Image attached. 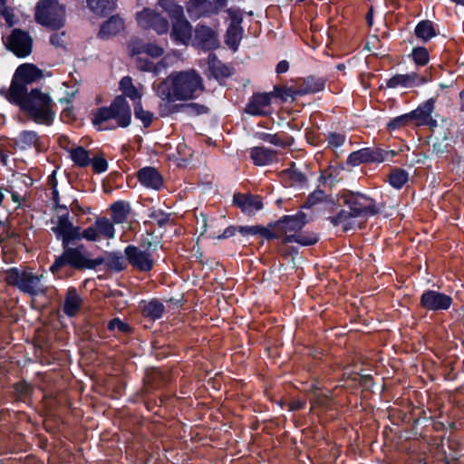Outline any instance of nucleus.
Instances as JSON below:
<instances>
[{"instance_id":"obj_31","label":"nucleus","mask_w":464,"mask_h":464,"mask_svg":"<svg viewBox=\"0 0 464 464\" xmlns=\"http://www.w3.org/2000/svg\"><path fill=\"white\" fill-rule=\"evenodd\" d=\"M123 29V21L118 16H111L105 22L99 32L101 38H109L116 35Z\"/></svg>"},{"instance_id":"obj_29","label":"nucleus","mask_w":464,"mask_h":464,"mask_svg":"<svg viewBox=\"0 0 464 464\" xmlns=\"http://www.w3.org/2000/svg\"><path fill=\"white\" fill-rule=\"evenodd\" d=\"M82 305V299L74 288H70L65 295L63 312L68 316L76 315Z\"/></svg>"},{"instance_id":"obj_13","label":"nucleus","mask_w":464,"mask_h":464,"mask_svg":"<svg viewBox=\"0 0 464 464\" xmlns=\"http://www.w3.org/2000/svg\"><path fill=\"white\" fill-rule=\"evenodd\" d=\"M346 203L350 207V211L355 216H372L377 214L381 210L374 200L362 194L351 195Z\"/></svg>"},{"instance_id":"obj_33","label":"nucleus","mask_w":464,"mask_h":464,"mask_svg":"<svg viewBox=\"0 0 464 464\" xmlns=\"http://www.w3.org/2000/svg\"><path fill=\"white\" fill-rule=\"evenodd\" d=\"M87 5L94 13L105 14L116 7V0H87Z\"/></svg>"},{"instance_id":"obj_60","label":"nucleus","mask_w":464,"mask_h":464,"mask_svg":"<svg viewBox=\"0 0 464 464\" xmlns=\"http://www.w3.org/2000/svg\"><path fill=\"white\" fill-rule=\"evenodd\" d=\"M212 3L214 5L215 11L218 12L226 6L227 0H212Z\"/></svg>"},{"instance_id":"obj_37","label":"nucleus","mask_w":464,"mask_h":464,"mask_svg":"<svg viewBox=\"0 0 464 464\" xmlns=\"http://www.w3.org/2000/svg\"><path fill=\"white\" fill-rule=\"evenodd\" d=\"M70 157L77 166L82 168L91 163L89 152L80 146L70 150Z\"/></svg>"},{"instance_id":"obj_19","label":"nucleus","mask_w":464,"mask_h":464,"mask_svg":"<svg viewBox=\"0 0 464 464\" xmlns=\"http://www.w3.org/2000/svg\"><path fill=\"white\" fill-rule=\"evenodd\" d=\"M129 262L140 271H150L152 268L153 261L150 255L136 246H129L125 249Z\"/></svg>"},{"instance_id":"obj_50","label":"nucleus","mask_w":464,"mask_h":464,"mask_svg":"<svg viewBox=\"0 0 464 464\" xmlns=\"http://www.w3.org/2000/svg\"><path fill=\"white\" fill-rule=\"evenodd\" d=\"M50 43L54 47H63L65 44V33H54L50 36Z\"/></svg>"},{"instance_id":"obj_46","label":"nucleus","mask_w":464,"mask_h":464,"mask_svg":"<svg viewBox=\"0 0 464 464\" xmlns=\"http://www.w3.org/2000/svg\"><path fill=\"white\" fill-rule=\"evenodd\" d=\"M150 217L160 227H163V226L167 225L170 220L169 215L163 212L160 209L153 210Z\"/></svg>"},{"instance_id":"obj_57","label":"nucleus","mask_w":464,"mask_h":464,"mask_svg":"<svg viewBox=\"0 0 464 464\" xmlns=\"http://www.w3.org/2000/svg\"><path fill=\"white\" fill-rule=\"evenodd\" d=\"M263 140L275 145H281L280 139L277 135L264 134Z\"/></svg>"},{"instance_id":"obj_64","label":"nucleus","mask_w":464,"mask_h":464,"mask_svg":"<svg viewBox=\"0 0 464 464\" xmlns=\"http://www.w3.org/2000/svg\"><path fill=\"white\" fill-rule=\"evenodd\" d=\"M461 108L464 110V91L460 92Z\"/></svg>"},{"instance_id":"obj_21","label":"nucleus","mask_w":464,"mask_h":464,"mask_svg":"<svg viewBox=\"0 0 464 464\" xmlns=\"http://www.w3.org/2000/svg\"><path fill=\"white\" fill-rule=\"evenodd\" d=\"M427 82V79L416 72H410L405 74H396L390 78L386 86L388 88H413Z\"/></svg>"},{"instance_id":"obj_52","label":"nucleus","mask_w":464,"mask_h":464,"mask_svg":"<svg viewBox=\"0 0 464 464\" xmlns=\"http://www.w3.org/2000/svg\"><path fill=\"white\" fill-rule=\"evenodd\" d=\"M258 234L267 239L281 237L279 232L277 234H276L273 231H271L269 228L261 227V226H258Z\"/></svg>"},{"instance_id":"obj_47","label":"nucleus","mask_w":464,"mask_h":464,"mask_svg":"<svg viewBox=\"0 0 464 464\" xmlns=\"http://www.w3.org/2000/svg\"><path fill=\"white\" fill-rule=\"evenodd\" d=\"M90 164H92L93 170L97 173L104 172L108 168L106 160L102 156L91 159Z\"/></svg>"},{"instance_id":"obj_59","label":"nucleus","mask_w":464,"mask_h":464,"mask_svg":"<svg viewBox=\"0 0 464 464\" xmlns=\"http://www.w3.org/2000/svg\"><path fill=\"white\" fill-rule=\"evenodd\" d=\"M289 63L286 61H281L276 66V72L283 73L288 71Z\"/></svg>"},{"instance_id":"obj_44","label":"nucleus","mask_w":464,"mask_h":464,"mask_svg":"<svg viewBox=\"0 0 464 464\" xmlns=\"http://www.w3.org/2000/svg\"><path fill=\"white\" fill-rule=\"evenodd\" d=\"M410 122H412L411 113H407L394 118L389 122L388 127L392 130H395L406 126Z\"/></svg>"},{"instance_id":"obj_4","label":"nucleus","mask_w":464,"mask_h":464,"mask_svg":"<svg viewBox=\"0 0 464 464\" xmlns=\"http://www.w3.org/2000/svg\"><path fill=\"white\" fill-rule=\"evenodd\" d=\"M161 7L172 20L171 38L178 43L188 44L192 37V29L184 17L183 8L173 0H158Z\"/></svg>"},{"instance_id":"obj_58","label":"nucleus","mask_w":464,"mask_h":464,"mask_svg":"<svg viewBox=\"0 0 464 464\" xmlns=\"http://www.w3.org/2000/svg\"><path fill=\"white\" fill-rule=\"evenodd\" d=\"M237 230L235 227H227L222 235L218 236V238H227L235 235L236 231Z\"/></svg>"},{"instance_id":"obj_63","label":"nucleus","mask_w":464,"mask_h":464,"mask_svg":"<svg viewBox=\"0 0 464 464\" xmlns=\"http://www.w3.org/2000/svg\"><path fill=\"white\" fill-rule=\"evenodd\" d=\"M433 149L436 150L437 151H441L440 144L437 142L433 143Z\"/></svg>"},{"instance_id":"obj_15","label":"nucleus","mask_w":464,"mask_h":464,"mask_svg":"<svg viewBox=\"0 0 464 464\" xmlns=\"http://www.w3.org/2000/svg\"><path fill=\"white\" fill-rule=\"evenodd\" d=\"M274 92H264L254 94L247 103L245 111L254 116H265L271 113V100Z\"/></svg>"},{"instance_id":"obj_30","label":"nucleus","mask_w":464,"mask_h":464,"mask_svg":"<svg viewBox=\"0 0 464 464\" xmlns=\"http://www.w3.org/2000/svg\"><path fill=\"white\" fill-rule=\"evenodd\" d=\"M355 217L351 211L342 210L336 217H332L329 219L334 227H338L342 231L347 232L354 229L357 226Z\"/></svg>"},{"instance_id":"obj_36","label":"nucleus","mask_w":464,"mask_h":464,"mask_svg":"<svg viewBox=\"0 0 464 464\" xmlns=\"http://www.w3.org/2000/svg\"><path fill=\"white\" fill-rule=\"evenodd\" d=\"M409 174L401 169H393L388 176V181L395 188H401L408 181Z\"/></svg>"},{"instance_id":"obj_62","label":"nucleus","mask_w":464,"mask_h":464,"mask_svg":"<svg viewBox=\"0 0 464 464\" xmlns=\"http://www.w3.org/2000/svg\"><path fill=\"white\" fill-rule=\"evenodd\" d=\"M303 406H304V402H302L300 401H293L290 404V410L291 411H296V410L302 409Z\"/></svg>"},{"instance_id":"obj_35","label":"nucleus","mask_w":464,"mask_h":464,"mask_svg":"<svg viewBox=\"0 0 464 464\" xmlns=\"http://www.w3.org/2000/svg\"><path fill=\"white\" fill-rule=\"evenodd\" d=\"M318 240L314 234H304L299 231L296 234H290L287 237H283L284 243L296 242L302 246H310L316 243Z\"/></svg>"},{"instance_id":"obj_12","label":"nucleus","mask_w":464,"mask_h":464,"mask_svg":"<svg viewBox=\"0 0 464 464\" xmlns=\"http://www.w3.org/2000/svg\"><path fill=\"white\" fill-rule=\"evenodd\" d=\"M136 21L140 27L152 29L159 34H167L169 28L168 21L160 14L148 7L136 14Z\"/></svg>"},{"instance_id":"obj_23","label":"nucleus","mask_w":464,"mask_h":464,"mask_svg":"<svg viewBox=\"0 0 464 464\" xmlns=\"http://www.w3.org/2000/svg\"><path fill=\"white\" fill-rule=\"evenodd\" d=\"M234 203L247 215H253L263 208L260 197L247 194L235 195Z\"/></svg>"},{"instance_id":"obj_26","label":"nucleus","mask_w":464,"mask_h":464,"mask_svg":"<svg viewBox=\"0 0 464 464\" xmlns=\"http://www.w3.org/2000/svg\"><path fill=\"white\" fill-rule=\"evenodd\" d=\"M119 89L122 92V96L130 98L134 104L141 101L143 88L141 85L135 86L130 76H125L120 81Z\"/></svg>"},{"instance_id":"obj_27","label":"nucleus","mask_w":464,"mask_h":464,"mask_svg":"<svg viewBox=\"0 0 464 464\" xmlns=\"http://www.w3.org/2000/svg\"><path fill=\"white\" fill-rule=\"evenodd\" d=\"M249 154L254 164L257 166L268 165L277 160L276 152L265 147H254Z\"/></svg>"},{"instance_id":"obj_9","label":"nucleus","mask_w":464,"mask_h":464,"mask_svg":"<svg viewBox=\"0 0 464 464\" xmlns=\"http://www.w3.org/2000/svg\"><path fill=\"white\" fill-rule=\"evenodd\" d=\"M57 215L52 218V230L58 238H62L65 247L69 243L80 240V227H74L68 218V210L65 207L57 208Z\"/></svg>"},{"instance_id":"obj_6","label":"nucleus","mask_w":464,"mask_h":464,"mask_svg":"<svg viewBox=\"0 0 464 464\" xmlns=\"http://www.w3.org/2000/svg\"><path fill=\"white\" fill-rule=\"evenodd\" d=\"M102 263V258H88L83 245H80L77 247H68L66 246L63 255L55 259L50 269L53 273H56L66 265L75 269H92Z\"/></svg>"},{"instance_id":"obj_56","label":"nucleus","mask_w":464,"mask_h":464,"mask_svg":"<svg viewBox=\"0 0 464 464\" xmlns=\"http://www.w3.org/2000/svg\"><path fill=\"white\" fill-rule=\"evenodd\" d=\"M214 72L217 73V75L221 76H228L230 74L229 69L225 65H218L217 67H213Z\"/></svg>"},{"instance_id":"obj_1","label":"nucleus","mask_w":464,"mask_h":464,"mask_svg":"<svg viewBox=\"0 0 464 464\" xmlns=\"http://www.w3.org/2000/svg\"><path fill=\"white\" fill-rule=\"evenodd\" d=\"M157 95L168 102L197 98L204 90L203 79L194 69L171 72L154 85Z\"/></svg>"},{"instance_id":"obj_43","label":"nucleus","mask_w":464,"mask_h":464,"mask_svg":"<svg viewBox=\"0 0 464 464\" xmlns=\"http://www.w3.org/2000/svg\"><path fill=\"white\" fill-rule=\"evenodd\" d=\"M411 56L418 65H425L429 62V53L424 47L414 48Z\"/></svg>"},{"instance_id":"obj_34","label":"nucleus","mask_w":464,"mask_h":464,"mask_svg":"<svg viewBox=\"0 0 464 464\" xmlns=\"http://www.w3.org/2000/svg\"><path fill=\"white\" fill-rule=\"evenodd\" d=\"M415 34L423 42L430 40L436 35L432 22L429 20H423L420 22L415 28Z\"/></svg>"},{"instance_id":"obj_10","label":"nucleus","mask_w":464,"mask_h":464,"mask_svg":"<svg viewBox=\"0 0 464 464\" xmlns=\"http://www.w3.org/2000/svg\"><path fill=\"white\" fill-rule=\"evenodd\" d=\"M435 109V99L430 98L421 103L416 110L411 113V121L416 126L428 125L431 130V137L439 140L441 136V129L438 128L437 121L431 116Z\"/></svg>"},{"instance_id":"obj_61","label":"nucleus","mask_w":464,"mask_h":464,"mask_svg":"<svg viewBox=\"0 0 464 464\" xmlns=\"http://www.w3.org/2000/svg\"><path fill=\"white\" fill-rule=\"evenodd\" d=\"M178 150L181 153H183L184 157H186L187 155L188 156H191V153H190V150L187 148V146L185 144H179L178 146Z\"/></svg>"},{"instance_id":"obj_53","label":"nucleus","mask_w":464,"mask_h":464,"mask_svg":"<svg viewBox=\"0 0 464 464\" xmlns=\"http://www.w3.org/2000/svg\"><path fill=\"white\" fill-rule=\"evenodd\" d=\"M237 231L242 235H257L258 234V226L252 227H238Z\"/></svg>"},{"instance_id":"obj_45","label":"nucleus","mask_w":464,"mask_h":464,"mask_svg":"<svg viewBox=\"0 0 464 464\" xmlns=\"http://www.w3.org/2000/svg\"><path fill=\"white\" fill-rule=\"evenodd\" d=\"M108 266L116 271H121L125 267V261L122 256L111 254L108 258Z\"/></svg>"},{"instance_id":"obj_51","label":"nucleus","mask_w":464,"mask_h":464,"mask_svg":"<svg viewBox=\"0 0 464 464\" xmlns=\"http://www.w3.org/2000/svg\"><path fill=\"white\" fill-rule=\"evenodd\" d=\"M23 141L28 145H36L38 137L34 131H24L22 135Z\"/></svg>"},{"instance_id":"obj_14","label":"nucleus","mask_w":464,"mask_h":464,"mask_svg":"<svg viewBox=\"0 0 464 464\" xmlns=\"http://www.w3.org/2000/svg\"><path fill=\"white\" fill-rule=\"evenodd\" d=\"M7 46L17 56L24 57L31 53L32 39L27 33L14 29L8 38Z\"/></svg>"},{"instance_id":"obj_5","label":"nucleus","mask_w":464,"mask_h":464,"mask_svg":"<svg viewBox=\"0 0 464 464\" xmlns=\"http://www.w3.org/2000/svg\"><path fill=\"white\" fill-rule=\"evenodd\" d=\"M65 5L59 0H39L35 6V21L52 30H58L65 23Z\"/></svg>"},{"instance_id":"obj_2","label":"nucleus","mask_w":464,"mask_h":464,"mask_svg":"<svg viewBox=\"0 0 464 464\" xmlns=\"http://www.w3.org/2000/svg\"><path fill=\"white\" fill-rule=\"evenodd\" d=\"M28 114L36 123L51 125L54 119L53 100L47 93L37 89L20 96L18 100H10Z\"/></svg>"},{"instance_id":"obj_11","label":"nucleus","mask_w":464,"mask_h":464,"mask_svg":"<svg viewBox=\"0 0 464 464\" xmlns=\"http://www.w3.org/2000/svg\"><path fill=\"white\" fill-rule=\"evenodd\" d=\"M115 236V229L111 220L106 218H97L90 227L80 230V240L94 242L102 239H111Z\"/></svg>"},{"instance_id":"obj_24","label":"nucleus","mask_w":464,"mask_h":464,"mask_svg":"<svg viewBox=\"0 0 464 464\" xmlns=\"http://www.w3.org/2000/svg\"><path fill=\"white\" fill-rule=\"evenodd\" d=\"M298 91V96L314 93L324 89L325 81L323 78H314L309 76L304 79H300L296 82Z\"/></svg>"},{"instance_id":"obj_25","label":"nucleus","mask_w":464,"mask_h":464,"mask_svg":"<svg viewBox=\"0 0 464 464\" xmlns=\"http://www.w3.org/2000/svg\"><path fill=\"white\" fill-rule=\"evenodd\" d=\"M195 39L198 42V44L204 49H214L218 46V39L215 32L206 25H199L197 27Z\"/></svg>"},{"instance_id":"obj_8","label":"nucleus","mask_w":464,"mask_h":464,"mask_svg":"<svg viewBox=\"0 0 464 464\" xmlns=\"http://www.w3.org/2000/svg\"><path fill=\"white\" fill-rule=\"evenodd\" d=\"M42 71L32 63H24L20 65L12 80L8 100H18L27 92V84H30L42 77Z\"/></svg>"},{"instance_id":"obj_32","label":"nucleus","mask_w":464,"mask_h":464,"mask_svg":"<svg viewBox=\"0 0 464 464\" xmlns=\"http://www.w3.org/2000/svg\"><path fill=\"white\" fill-rule=\"evenodd\" d=\"M114 223L121 224L127 220L130 212V206L128 202L118 201L111 207Z\"/></svg>"},{"instance_id":"obj_22","label":"nucleus","mask_w":464,"mask_h":464,"mask_svg":"<svg viewBox=\"0 0 464 464\" xmlns=\"http://www.w3.org/2000/svg\"><path fill=\"white\" fill-rule=\"evenodd\" d=\"M384 158L382 151L366 148L351 153L347 159V163L352 166H357L362 163L382 162Z\"/></svg>"},{"instance_id":"obj_18","label":"nucleus","mask_w":464,"mask_h":464,"mask_svg":"<svg viewBox=\"0 0 464 464\" xmlns=\"http://www.w3.org/2000/svg\"><path fill=\"white\" fill-rule=\"evenodd\" d=\"M420 303L424 308L429 310H444L450 306L452 299L437 291H427L422 294Z\"/></svg>"},{"instance_id":"obj_40","label":"nucleus","mask_w":464,"mask_h":464,"mask_svg":"<svg viewBox=\"0 0 464 464\" xmlns=\"http://www.w3.org/2000/svg\"><path fill=\"white\" fill-rule=\"evenodd\" d=\"M136 56H137L136 65H137L138 69H140V71H144V72L153 71V72H155V73L159 72L160 66L163 65V63H165V60H166V58H165L161 62H160L158 64L155 65L152 62L142 59L140 57V55H136Z\"/></svg>"},{"instance_id":"obj_42","label":"nucleus","mask_w":464,"mask_h":464,"mask_svg":"<svg viewBox=\"0 0 464 464\" xmlns=\"http://www.w3.org/2000/svg\"><path fill=\"white\" fill-rule=\"evenodd\" d=\"M326 199V196L323 190H315L309 195L303 208H310L319 203L324 202Z\"/></svg>"},{"instance_id":"obj_28","label":"nucleus","mask_w":464,"mask_h":464,"mask_svg":"<svg viewBox=\"0 0 464 464\" xmlns=\"http://www.w3.org/2000/svg\"><path fill=\"white\" fill-rule=\"evenodd\" d=\"M140 182L147 188L159 189L162 186V178L153 168H144L138 173Z\"/></svg>"},{"instance_id":"obj_41","label":"nucleus","mask_w":464,"mask_h":464,"mask_svg":"<svg viewBox=\"0 0 464 464\" xmlns=\"http://www.w3.org/2000/svg\"><path fill=\"white\" fill-rule=\"evenodd\" d=\"M297 85L290 86V87H284V88H278L276 87L274 90V96H277L281 98L284 101H287L289 98L295 99V96H298L297 94Z\"/></svg>"},{"instance_id":"obj_16","label":"nucleus","mask_w":464,"mask_h":464,"mask_svg":"<svg viewBox=\"0 0 464 464\" xmlns=\"http://www.w3.org/2000/svg\"><path fill=\"white\" fill-rule=\"evenodd\" d=\"M231 24L227 31L226 43L234 51L237 50L242 39L243 29L240 26L242 16L237 10L228 9Z\"/></svg>"},{"instance_id":"obj_7","label":"nucleus","mask_w":464,"mask_h":464,"mask_svg":"<svg viewBox=\"0 0 464 464\" xmlns=\"http://www.w3.org/2000/svg\"><path fill=\"white\" fill-rule=\"evenodd\" d=\"M110 120H114L117 125L121 128L130 124L131 111L124 96L118 95L110 106L100 108L94 113L92 122L94 124H101Z\"/></svg>"},{"instance_id":"obj_38","label":"nucleus","mask_w":464,"mask_h":464,"mask_svg":"<svg viewBox=\"0 0 464 464\" xmlns=\"http://www.w3.org/2000/svg\"><path fill=\"white\" fill-rule=\"evenodd\" d=\"M164 311L163 304L156 300H152L143 307V314L149 317H151L152 319H158L161 317Z\"/></svg>"},{"instance_id":"obj_48","label":"nucleus","mask_w":464,"mask_h":464,"mask_svg":"<svg viewBox=\"0 0 464 464\" xmlns=\"http://www.w3.org/2000/svg\"><path fill=\"white\" fill-rule=\"evenodd\" d=\"M7 0H0V15H2L5 22L9 24H13L14 14L12 10L6 5Z\"/></svg>"},{"instance_id":"obj_39","label":"nucleus","mask_w":464,"mask_h":464,"mask_svg":"<svg viewBox=\"0 0 464 464\" xmlns=\"http://www.w3.org/2000/svg\"><path fill=\"white\" fill-rule=\"evenodd\" d=\"M134 115L137 119L141 121L145 128L149 127L152 123L154 118L152 112L145 111L142 108L140 102L134 104Z\"/></svg>"},{"instance_id":"obj_54","label":"nucleus","mask_w":464,"mask_h":464,"mask_svg":"<svg viewBox=\"0 0 464 464\" xmlns=\"http://www.w3.org/2000/svg\"><path fill=\"white\" fill-rule=\"evenodd\" d=\"M343 142L344 137L343 135L334 133L329 136V143L335 147L341 146Z\"/></svg>"},{"instance_id":"obj_20","label":"nucleus","mask_w":464,"mask_h":464,"mask_svg":"<svg viewBox=\"0 0 464 464\" xmlns=\"http://www.w3.org/2000/svg\"><path fill=\"white\" fill-rule=\"evenodd\" d=\"M129 51L131 56L147 54L156 59L164 53V48L155 43H145L141 40H132L129 44Z\"/></svg>"},{"instance_id":"obj_49","label":"nucleus","mask_w":464,"mask_h":464,"mask_svg":"<svg viewBox=\"0 0 464 464\" xmlns=\"http://www.w3.org/2000/svg\"><path fill=\"white\" fill-rule=\"evenodd\" d=\"M108 328L111 331L117 330L120 333H127L130 330V326L118 318L111 320L108 324Z\"/></svg>"},{"instance_id":"obj_17","label":"nucleus","mask_w":464,"mask_h":464,"mask_svg":"<svg viewBox=\"0 0 464 464\" xmlns=\"http://www.w3.org/2000/svg\"><path fill=\"white\" fill-rule=\"evenodd\" d=\"M305 223V215L298 213L295 216L284 217L276 223V227L281 237H287L290 234H296L301 231Z\"/></svg>"},{"instance_id":"obj_3","label":"nucleus","mask_w":464,"mask_h":464,"mask_svg":"<svg viewBox=\"0 0 464 464\" xmlns=\"http://www.w3.org/2000/svg\"><path fill=\"white\" fill-rule=\"evenodd\" d=\"M44 274H35L31 268H11L6 272L5 281L8 285L17 287L21 292L36 296L47 294Z\"/></svg>"},{"instance_id":"obj_55","label":"nucleus","mask_w":464,"mask_h":464,"mask_svg":"<svg viewBox=\"0 0 464 464\" xmlns=\"http://www.w3.org/2000/svg\"><path fill=\"white\" fill-rule=\"evenodd\" d=\"M187 109L191 110L192 111L196 112L197 114H201L207 111V108L203 105H198L197 103H191L186 106Z\"/></svg>"}]
</instances>
